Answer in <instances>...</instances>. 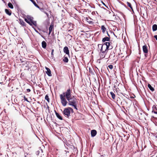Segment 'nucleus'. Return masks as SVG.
<instances>
[{
	"instance_id": "obj_25",
	"label": "nucleus",
	"mask_w": 157,
	"mask_h": 157,
	"mask_svg": "<svg viewBox=\"0 0 157 157\" xmlns=\"http://www.w3.org/2000/svg\"><path fill=\"white\" fill-rule=\"evenodd\" d=\"M127 4L128 6H129L132 10H133L132 7V6L130 2H127Z\"/></svg>"
},
{
	"instance_id": "obj_3",
	"label": "nucleus",
	"mask_w": 157,
	"mask_h": 157,
	"mask_svg": "<svg viewBox=\"0 0 157 157\" xmlns=\"http://www.w3.org/2000/svg\"><path fill=\"white\" fill-rule=\"evenodd\" d=\"M70 112L73 113V110L71 108L68 107L64 109L63 113L66 117L68 118L71 117Z\"/></svg>"
},
{
	"instance_id": "obj_44",
	"label": "nucleus",
	"mask_w": 157,
	"mask_h": 157,
	"mask_svg": "<svg viewBox=\"0 0 157 157\" xmlns=\"http://www.w3.org/2000/svg\"><path fill=\"white\" fill-rule=\"evenodd\" d=\"M156 138H157V135L156 136Z\"/></svg>"
},
{
	"instance_id": "obj_26",
	"label": "nucleus",
	"mask_w": 157,
	"mask_h": 157,
	"mask_svg": "<svg viewBox=\"0 0 157 157\" xmlns=\"http://www.w3.org/2000/svg\"><path fill=\"white\" fill-rule=\"evenodd\" d=\"M21 24L23 26H25V23L21 19L19 20Z\"/></svg>"
},
{
	"instance_id": "obj_9",
	"label": "nucleus",
	"mask_w": 157,
	"mask_h": 157,
	"mask_svg": "<svg viewBox=\"0 0 157 157\" xmlns=\"http://www.w3.org/2000/svg\"><path fill=\"white\" fill-rule=\"evenodd\" d=\"M152 112H153L154 113L157 114V108L156 105H154L152 106Z\"/></svg>"
},
{
	"instance_id": "obj_33",
	"label": "nucleus",
	"mask_w": 157,
	"mask_h": 157,
	"mask_svg": "<svg viewBox=\"0 0 157 157\" xmlns=\"http://www.w3.org/2000/svg\"><path fill=\"white\" fill-rule=\"evenodd\" d=\"M24 98L25 101L29 102L28 101V100L27 98L25 97V96H24Z\"/></svg>"
},
{
	"instance_id": "obj_7",
	"label": "nucleus",
	"mask_w": 157,
	"mask_h": 157,
	"mask_svg": "<svg viewBox=\"0 0 157 157\" xmlns=\"http://www.w3.org/2000/svg\"><path fill=\"white\" fill-rule=\"evenodd\" d=\"M63 52L69 56V50L67 47H65L63 48Z\"/></svg>"
},
{
	"instance_id": "obj_42",
	"label": "nucleus",
	"mask_w": 157,
	"mask_h": 157,
	"mask_svg": "<svg viewBox=\"0 0 157 157\" xmlns=\"http://www.w3.org/2000/svg\"><path fill=\"white\" fill-rule=\"evenodd\" d=\"M68 35H69L71 37H72V36H71V35H69V34Z\"/></svg>"
},
{
	"instance_id": "obj_46",
	"label": "nucleus",
	"mask_w": 157,
	"mask_h": 157,
	"mask_svg": "<svg viewBox=\"0 0 157 157\" xmlns=\"http://www.w3.org/2000/svg\"><path fill=\"white\" fill-rule=\"evenodd\" d=\"M48 107H49V106H48Z\"/></svg>"
},
{
	"instance_id": "obj_38",
	"label": "nucleus",
	"mask_w": 157,
	"mask_h": 157,
	"mask_svg": "<svg viewBox=\"0 0 157 157\" xmlns=\"http://www.w3.org/2000/svg\"><path fill=\"white\" fill-rule=\"evenodd\" d=\"M134 97L131 96L130 98H134L135 97V95H134Z\"/></svg>"
},
{
	"instance_id": "obj_20",
	"label": "nucleus",
	"mask_w": 157,
	"mask_h": 157,
	"mask_svg": "<svg viewBox=\"0 0 157 157\" xmlns=\"http://www.w3.org/2000/svg\"><path fill=\"white\" fill-rule=\"evenodd\" d=\"M101 29L102 33H104L106 31V28L105 27L104 25H102L101 26Z\"/></svg>"
},
{
	"instance_id": "obj_23",
	"label": "nucleus",
	"mask_w": 157,
	"mask_h": 157,
	"mask_svg": "<svg viewBox=\"0 0 157 157\" xmlns=\"http://www.w3.org/2000/svg\"><path fill=\"white\" fill-rule=\"evenodd\" d=\"M106 54H104V53H103L101 52V53H100L99 55L100 56L101 58L103 59L105 57V56Z\"/></svg>"
},
{
	"instance_id": "obj_12",
	"label": "nucleus",
	"mask_w": 157,
	"mask_h": 157,
	"mask_svg": "<svg viewBox=\"0 0 157 157\" xmlns=\"http://www.w3.org/2000/svg\"><path fill=\"white\" fill-rule=\"evenodd\" d=\"M26 18L30 22H31L33 19V17L29 15H27Z\"/></svg>"
},
{
	"instance_id": "obj_1",
	"label": "nucleus",
	"mask_w": 157,
	"mask_h": 157,
	"mask_svg": "<svg viewBox=\"0 0 157 157\" xmlns=\"http://www.w3.org/2000/svg\"><path fill=\"white\" fill-rule=\"evenodd\" d=\"M72 93V90L70 87L65 92L60 94L61 102L63 106H66L68 104L69 105L73 106L77 110L78 109L77 108V105L78 101L74 96H71Z\"/></svg>"
},
{
	"instance_id": "obj_35",
	"label": "nucleus",
	"mask_w": 157,
	"mask_h": 157,
	"mask_svg": "<svg viewBox=\"0 0 157 157\" xmlns=\"http://www.w3.org/2000/svg\"><path fill=\"white\" fill-rule=\"evenodd\" d=\"M27 92H29L31 91L29 89H28L26 90Z\"/></svg>"
},
{
	"instance_id": "obj_21",
	"label": "nucleus",
	"mask_w": 157,
	"mask_h": 157,
	"mask_svg": "<svg viewBox=\"0 0 157 157\" xmlns=\"http://www.w3.org/2000/svg\"><path fill=\"white\" fill-rule=\"evenodd\" d=\"M115 56V53L114 52H112L109 56V57L111 58H114Z\"/></svg>"
},
{
	"instance_id": "obj_14",
	"label": "nucleus",
	"mask_w": 157,
	"mask_h": 157,
	"mask_svg": "<svg viewBox=\"0 0 157 157\" xmlns=\"http://www.w3.org/2000/svg\"><path fill=\"white\" fill-rule=\"evenodd\" d=\"M46 42L44 41H43L42 42V47L44 48H45L46 47Z\"/></svg>"
},
{
	"instance_id": "obj_8",
	"label": "nucleus",
	"mask_w": 157,
	"mask_h": 157,
	"mask_svg": "<svg viewBox=\"0 0 157 157\" xmlns=\"http://www.w3.org/2000/svg\"><path fill=\"white\" fill-rule=\"evenodd\" d=\"M45 69L47 70L46 72L47 75L49 76H51L52 75L51 74V72L50 70L47 67H45Z\"/></svg>"
},
{
	"instance_id": "obj_29",
	"label": "nucleus",
	"mask_w": 157,
	"mask_h": 157,
	"mask_svg": "<svg viewBox=\"0 0 157 157\" xmlns=\"http://www.w3.org/2000/svg\"><path fill=\"white\" fill-rule=\"evenodd\" d=\"M33 4L34 5V6H36V7H37L38 8H40V7L35 2H33Z\"/></svg>"
},
{
	"instance_id": "obj_17",
	"label": "nucleus",
	"mask_w": 157,
	"mask_h": 157,
	"mask_svg": "<svg viewBox=\"0 0 157 157\" xmlns=\"http://www.w3.org/2000/svg\"><path fill=\"white\" fill-rule=\"evenodd\" d=\"M55 113L57 117L60 120H62L63 118L61 116H60L59 114L57 112L55 111Z\"/></svg>"
},
{
	"instance_id": "obj_30",
	"label": "nucleus",
	"mask_w": 157,
	"mask_h": 157,
	"mask_svg": "<svg viewBox=\"0 0 157 157\" xmlns=\"http://www.w3.org/2000/svg\"><path fill=\"white\" fill-rule=\"evenodd\" d=\"M108 67L110 69H112L113 68V66L112 65H110L108 66Z\"/></svg>"
},
{
	"instance_id": "obj_4",
	"label": "nucleus",
	"mask_w": 157,
	"mask_h": 157,
	"mask_svg": "<svg viewBox=\"0 0 157 157\" xmlns=\"http://www.w3.org/2000/svg\"><path fill=\"white\" fill-rule=\"evenodd\" d=\"M21 62L22 63V65L23 67H25V69L29 70L30 68L29 62V61H22Z\"/></svg>"
},
{
	"instance_id": "obj_32",
	"label": "nucleus",
	"mask_w": 157,
	"mask_h": 157,
	"mask_svg": "<svg viewBox=\"0 0 157 157\" xmlns=\"http://www.w3.org/2000/svg\"><path fill=\"white\" fill-rule=\"evenodd\" d=\"M86 20L87 21V22H89V23H90V24L91 23H92V21H88V19L87 18H86Z\"/></svg>"
},
{
	"instance_id": "obj_41",
	"label": "nucleus",
	"mask_w": 157,
	"mask_h": 157,
	"mask_svg": "<svg viewBox=\"0 0 157 157\" xmlns=\"http://www.w3.org/2000/svg\"><path fill=\"white\" fill-rule=\"evenodd\" d=\"M33 3V2H35L34 0H30Z\"/></svg>"
},
{
	"instance_id": "obj_34",
	"label": "nucleus",
	"mask_w": 157,
	"mask_h": 157,
	"mask_svg": "<svg viewBox=\"0 0 157 157\" xmlns=\"http://www.w3.org/2000/svg\"><path fill=\"white\" fill-rule=\"evenodd\" d=\"M39 9L41 11H44V9L40 8H39Z\"/></svg>"
},
{
	"instance_id": "obj_27",
	"label": "nucleus",
	"mask_w": 157,
	"mask_h": 157,
	"mask_svg": "<svg viewBox=\"0 0 157 157\" xmlns=\"http://www.w3.org/2000/svg\"><path fill=\"white\" fill-rule=\"evenodd\" d=\"M45 99L48 102H49V98L48 95H46L45 96Z\"/></svg>"
},
{
	"instance_id": "obj_39",
	"label": "nucleus",
	"mask_w": 157,
	"mask_h": 157,
	"mask_svg": "<svg viewBox=\"0 0 157 157\" xmlns=\"http://www.w3.org/2000/svg\"><path fill=\"white\" fill-rule=\"evenodd\" d=\"M107 32V35H108V36H109L108 37H109L110 38V35H109V34H108V33Z\"/></svg>"
},
{
	"instance_id": "obj_22",
	"label": "nucleus",
	"mask_w": 157,
	"mask_h": 157,
	"mask_svg": "<svg viewBox=\"0 0 157 157\" xmlns=\"http://www.w3.org/2000/svg\"><path fill=\"white\" fill-rule=\"evenodd\" d=\"M110 94H111V95L112 96V98L113 99H114L115 97V95L112 92H110Z\"/></svg>"
},
{
	"instance_id": "obj_18",
	"label": "nucleus",
	"mask_w": 157,
	"mask_h": 157,
	"mask_svg": "<svg viewBox=\"0 0 157 157\" xmlns=\"http://www.w3.org/2000/svg\"><path fill=\"white\" fill-rule=\"evenodd\" d=\"M147 86L150 90L152 91H153L154 90V89L151 86V85L148 84L147 85Z\"/></svg>"
},
{
	"instance_id": "obj_2",
	"label": "nucleus",
	"mask_w": 157,
	"mask_h": 157,
	"mask_svg": "<svg viewBox=\"0 0 157 157\" xmlns=\"http://www.w3.org/2000/svg\"><path fill=\"white\" fill-rule=\"evenodd\" d=\"M110 44L109 42H106L105 43L102 45L98 44V45L99 48L101 47L100 51L101 53L104 54H106L109 49H111L112 48V47L110 46Z\"/></svg>"
},
{
	"instance_id": "obj_19",
	"label": "nucleus",
	"mask_w": 157,
	"mask_h": 157,
	"mask_svg": "<svg viewBox=\"0 0 157 157\" xmlns=\"http://www.w3.org/2000/svg\"><path fill=\"white\" fill-rule=\"evenodd\" d=\"M152 30L153 31H155L157 30V25H156L154 24L153 25Z\"/></svg>"
},
{
	"instance_id": "obj_36",
	"label": "nucleus",
	"mask_w": 157,
	"mask_h": 157,
	"mask_svg": "<svg viewBox=\"0 0 157 157\" xmlns=\"http://www.w3.org/2000/svg\"><path fill=\"white\" fill-rule=\"evenodd\" d=\"M35 30V31L37 33H38L40 35H41L40 33L38 31H37L36 30Z\"/></svg>"
},
{
	"instance_id": "obj_10",
	"label": "nucleus",
	"mask_w": 157,
	"mask_h": 157,
	"mask_svg": "<svg viewBox=\"0 0 157 157\" xmlns=\"http://www.w3.org/2000/svg\"><path fill=\"white\" fill-rule=\"evenodd\" d=\"M91 136L93 137L95 136L97 134V131L95 130H92L91 131Z\"/></svg>"
},
{
	"instance_id": "obj_40",
	"label": "nucleus",
	"mask_w": 157,
	"mask_h": 157,
	"mask_svg": "<svg viewBox=\"0 0 157 157\" xmlns=\"http://www.w3.org/2000/svg\"><path fill=\"white\" fill-rule=\"evenodd\" d=\"M33 3V2H35L34 0H30Z\"/></svg>"
},
{
	"instance_id": "obj_16",
	"label": "nucleus",
	"mask_w": 157,
	"mask_h": 157,
	"mask_svg": "<svg viewBox=\"0 0 157 157\" xmlns=\"http://www.w3.org/2000/svg\"><path fill=\"white\" fill-rule=\"evenodd\" d=\"M63 61L65 63H67L68 62V58L67 57L65 56L63 57Z\"/></svg>"
},
{
	"instance_id": "obj_11",
	"label": "nucleus",
	"mask_w": 157,
	"mask_h": 157,
	"mask_svg": "<svg viewBox=\"0 0 157 157\" xmlns=\"http://www.w3.org/2000/svg\"><path fill=\"white\" fill-rule=\"evenodd\" d=\"M5 11L6 13L9 16H10L11 14V11L9 10L5 9Z\"/></svg>"
},
{
	"instance_id": "obj_43",
	"label": "nucleus",
	"mask_w": 157,
	"mask_h": 157,
	"mask_svg": "<svg viewBox=\"0 0 157 157\" xmlns=\"http://www.w3.org/2000/svg\"><path fill=\"white\" fill-rule=\"evenodd\" d=\"M103 50H105V48H103Z\"/></svg>"
},
{
	"instance_id": "obj_45",
	"label": "nucleus",
	"mask_w": 157,
	"mask_h": 157,
	"mask_svg": "<svg viewBox=\"0 0 157 157\" xmlns=\"http://www.w3.org/2000/svg\"><path fill=\"white\" fill-rule=\"evenodd\" d=\"M42 152V150H41Z\"/></svg>"
},
{
	"instance_id": "obj_24",
	"label": "nucleus",
	"mask_w": 157,
	"mask_h": 157,
	"mask_svg": "<svg viewBox=\"0 0 157 157\" xmlns=\"http://www.w3.org/2000/svg\"><path fill=\"white\" fill-rule=\"evenodd\" d=\"M8 5L9 7L11 9L13 8V5L10 2H9L8 4Z\"/></svg>"
},
{
	"instance_id": "obj_15",
	"label": "nucleus",
	"mask_w": 157,
	"mask_h": 157,
	"mask_svg": "<svg viewBox=\"0 0 157 157\" xmlns=\"http://www.w3.org/2000/svg\"><path fill=\"white\" fill-rule=\"evenodd\" d=\"M53 28V25H51L50 26V27H49V33H48L49 35L51 33Z\"/></svg>"
},
{
	"instance_id": "obj_31",
	"label": "nucleus",
	"mask_w": 157,
	"mask_h": 157,
	"mask_svg": "<svg viewBox=\"0 0 157 157\" xmlns=\"http://www.w3.org/2000/svg\"><path fill=\"white\" fill-rule=\"evenodd\" d=\"M54 51V50L53 49H52V52H51V55H52V56H53Z\"/></svg>"
},
{
	"instance_id": "obj_5",
	"label": "nucleus",
	"mask_w": 157,
	"mask_h": 157,
	"mask_svg": "<svg viewBox=\"0 0 157 157\" xmlns=\"http://www.w3.org/2000/svg\"><path fill=\"white\" fill-rule=\"evenodd\" d=\"M25 20L27 23H28L30 25L32 26L33 25L35 26H36L37 24L36 21H34L33 20L31 22H30L26 18H25Z\"/></svg>"
},
{
	"instance_id": "obj_28",
	"label": "nucleus",
	"mask_w": 157,
	"mask_h": 157,
	"mask_svg": "<svg viewBox=\"0 0 157 157\" xmlns=\"http://www.w3.org/2000/svg\"><path fill=\"white\" fill-rule=\"evenodd\" d=\"M19 133L20 135L21 134L23 135V130L21 129H19Z\"/></svg>"
},
{
	"instance_id": "obj_37",
	"label": "nucleus",
	"mask_w": 157,
	"mask_h": 157,
	"mask_svg": "<svg viewBox=\"0 0 157 157\" xmlns=\"http://www.w3.org/2000/svg\"><path fill=\"white\" fill-rule=\"evenodd\" d=\"M102 2V3L106 7H107V8H108V7L106 5H105V3H104L103 2Z\"/></svg>"
},
{
	"instance_id": "obj_13",
	"label": "nucleus",
	"mask_w": 157,
	"mask_h": 157,
	"mask_svg": "<svg viewBox=\"0 0 157 157\" xmlns=\"http://www.w3.org/2000/svg\"><path fill=\"white\" fill-rule=\"evenodd\" d=\"M110 38L108 37H105L102 39V41L103 42H105V41H109Z\"/></svg>"
},
{
	"instance_id": "obj_6",
	"label": "nucleus",
	"mask_w": 157,
	"mask_h": 157,
	"mask_svg": "<svg viewBox=\"0 0 157 157\" xmlns=\"http://www.w3.org/2000/svg\"><path fill=\"white\" fill-rule=\"evenodd\" d=\"M143 50L145 54L148 53V50L147 49V46L146 45H144L143 46ZM145 56L146 57L147 56L146 54L145 55Z\"/></svg>"
}]
</instances>
